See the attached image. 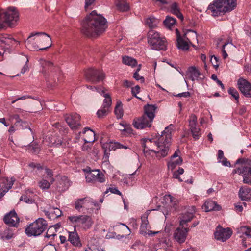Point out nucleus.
<instances>
[{
    "instance_id": "5",
    "label": "nucleus",
    "mask_w": 251,
    "mask_h": 251,
    "mask_svg": "<svg viewBox=\"0 0 251 251\" xmlns=\"http://www.w3.org/2000/svg\"><path fill=\"white\" fill-rule=\"evenodd\" d=\"M19 19V14L14 8H10L6 11L0 13V30L15 26Z\"/></svg>"
},
{
    "instance_id": "39",
    "label": "nucleus",
    "mask_w": 251,
    "mask_h": 251,
    "mask_svg": "<svg viewBox=\"0 0 251 251\" xmlns=\"http://www.w3.org/2000/svg\"><path fill=\"white\" fill-rule=\"evenodd\" d=\"M108 148L110 150H115L116 149L121 148L130 149L128 146L122 145L119 142H111L108 145Z\"/></svg>"
},
{
    "instance_id": "42",
    "label": "nucleus",
    "mask_w": 251,
    "mask_h": 251,
    "mask_svg": "<svg viewBox=\"0 0 251 251\" xmlns=\"http://www.w3.org/2000/svg\"><path fill=\"white\" fill-rule=\"evenodd\" d=\"M176 19L169 16H167L163 23L166 27L170 28L176 23Z\"/></svg>"
},
{
    "instance_id": "63",
    "label": "nucleus",
    "mask_w": 251,
    "mask_h": 251,
    "mask_svg": "<svg viewBox=\"0 0 251 251\" xmlns=\"http://www.w3.org/2000/svg\"><path fill=\"white\" fill-rule=\"evenodd\" d=\"M108 190L110 191L112 193L118 194L119 195H121V193L115 187L109 188Z\"/></svg>"
},
{
    "instance_id": "61",
    "label": "nucleus",
    "mask_w": 251,
    "mask_h": 251,
    "mask_svg": "<svg viewBox=\"0 0 251 251\" xmlns=\"http://www.w3.org/2000/svg\"><path fill=\"white\" fill-rule=\"evenodd\" d=\"M45 170H46V173L47 174V175L48 176V178H51L50 181H51V182H53L54 181V179L51 177V176H52V174L51 170L48 169V168H46Z\"/></svg>"
},
{
    "instance_id": "48",
    "label": "nucleus",
    "mask_w": 251,
    "mask_h": 251,
    "mask_svg": "<svg viewBox=\"0 0 251 251\" xmlns=\"http://www.w3.org/2000/svg\"><path fill=\"white\" fill-rule=\"evenodd\" d=\"M228 92L236 100H238L239 98V93L235 88L231 87L229 89Z\"/></svg>"
},
{
    "instance_id": "33",
    "label": "nucleus",
    "mask_w": 251,
    "mask_h": 251,
    "mask_svg": "<svg viewBox=\"0 0 251 251\" xmlns=\"http://www.w3.org/2000/svg\"><path fill=\"white\" fill-rule=\"evenodd\" d=\"M170 12L181 20H183V15L180 12V9L177 3L174 2L171 4L170 6Z\"/></svg>"
},
{
    "instance_id": "18",
    "label": "nucleus",
    "mask_w": 251,
    "mask_h": 251,
    "mask_svg": "<svg viewBox=\"0 0 251 251\" xmlns=\"http://www.w3.org/2000/svg\"><path fill=\"white\" fill-rule=\"evenodd\" d=\"M15 179L11 178H2L0 179V199L2 198L8 190L11 188Z\"/></svg>"
},
{
    "instance_id": "1",
    "label": "nucleus",
    "mask_w": 251,
    "mask_h": 251,
    "mask_svg": "<svg viewBox=\"0 0 251 251\" xmlns=\"http://www.w3.org/2000/svg\"><path fill=\"white\" fill-rule=\"evenodd\" d=\"M173 126L170 125L166 127L157 139H145L143 140V146L145 153L154 152L157 157H164L168 153L171 141V132Z\"/></svg>"
},
{
    "instance_id": "24",
    "label": "nucleus",
    "mask_w": 251,
    "mask_h": 251,
    "mask_svg": "<svg viewBox=\"0 0 251 251\" xmlns=\"http://www.w3.org/2000/svg\"><path fill=\"white\" fill-rule=\"evenodd\" d=\"M84 135L83 140L85 143H92L95 141V133L89 127H85L82 132H79V135L81 134Z\"/></svg>"
},
{
    "instance_id": "47",
    "label": "nucleus",
    "mask_w": 251,
    "mask_h": 251,
    "mask_svg": "<svg viewBox=\"0 0 251 251\" xmlns=\"http://www.w3.org/2000/svg\"><path fill=\"white\" fill-rule=\"evenodd\" d=\"M186 34H187V36L188 35L189 36L188 38L190 39L192 42L193 41V40H196V41L198 43L197 34L196 32L192 30H188L187 33H186Z\"/></svg>"
},
{
    "instance_id": "34",
    "label": "nucleus",
    "mask_w": 251,
    "mask_h": 251,
    "mask_svg": "<svg viewBox=\"0 0 251 251\" xmlns=\"http://www.w3.org/2000/svg\"><path fill=\"white\" fill-rule=\"evenodd\" d=\"M0 42L8 45H12L13 42L19 43V42L13 39L11 36L8 34L0 35Z\"/></svg>"
},
{
    "instance_id": "45",
    "label": "nucleus",
    "mask_w": 251,
    "mask_h": 251,
    "mask_svg": "<svg viewBox=\"0 0 251 251\" xmlns=\"http://www.w3.org/2000/svg\"><path fill=\"white\" fill-rule=\"evenodd\" d=\"M184 172V170L183 168H179L177 171L174 172L173 177L174 178L178 179L180 182L183 181V180L180 178L179 175L183 174Z\"/></svg>"
},
{
    "instance_id": "51",
    "label": "nucleus",
    "mask_w": 251,
    "mask_h": 251,
    "mask_svg": "<svg viewBox=\"0 0 251 251\" xmlns=\"http://www.w3.org/2000/svg\"><path fill=\"white\" fill-rule=\"evenodd\" d=\"M17 126H19L20 128L22 129L28 128L31 131V132H32V130L30 128L28 123H27L26 122L22 121V120H21L20 123H19V124H18Z\"/></svg>"
},
{
    "instance_id": "43",
    "label": "nucleus",
    "mask_w": 251,
    "mask_h": 251,
    "mask_svg": "<svg viewBox=\"0 0 251 251\" xmlns=\"http://www.w3.org/2000/svg\"><path fill=\"white\" fill-rule=\"evenodd\" d=\"M115 114L118 119L121 118L123 115V111L121 103H117L115 108Z\"/></svg>"
},
{
    "instance_id": "16",
    "label": "nucleus",
    "mask_w": 251,
    "mask_h": 251,
    "mask_svg": "<svg viewBox=\"0 0 251 251\" xmlns=\"http://www.w3.org/2000/svg\"><path fill=\"white\" fill-rule=\"evenodd\" d=\"M177 36V46L179 49L188 50L189 49V44H192V41L187 37L185 34L183 37L181 36L177 29H176Z\"/></svg>"
},
{
    "instance_id": "3",
    "label": "nucleus",
    "mask_w": 251,
    "mask_h": 251,
    "mask_svg": "<svg viewBox=\"0 0 251 251\" xmlns=\"http://www.w3.org/2000/svg\"><path fill=\"white\" fill-rule=\"evenodd\" d=\"M25 46L30 50H43L51 46L50 36L45 32L32 33L25 41Z\"/></svg>"
},
{
    "instance_id": "26",
    "label": "nucleus",
    "mask_w": 251,
    "mask_h": 251,
    "mask_svg": "<svg viewBox=\"0 0 251 251\" xmlns=\"http://www.w3.org/2000/svg\"><path fill=\"white\" fill-rule=\"evenodd\" d=\"M239 196L242 200L251 201V189L241 187L239 190Z\"/></svg>"
},
{
    "instance_id": "6",
    "label": "nucleus",
    "mask_w": 251,
    "mask_h": 251,
    "mask_svg": "<svg viewBox=\"0 0 251 251\" xmlns=\"http://www.w3.org/2000/svg\"><path fill=\"white\" fill-rule=\"evenodd\" d=\"M148 42L151 48L153 50H167L166 39L161 37L158 32L153 30L149 31Z\"/></svg>"
},
{
    "instance_id": "7",
    "label": "nucleus",
    "mask_w": 251,
    "mask_h": 251,
    "mask_svg": "<svg viewBox=\"0 0 251 251\" xmlns=\"http://www.w3.org/2000/svg\"><path fill=\"white\" fill-rule=\"evenodd\" d=\"M47 228V223L43 218H39L34 222L30 224L26 228L25 232L28 236H38L40 235Z\"/></svg>"
},
{
    "instance_id": "9",
    "label": "nucleus",
    "mask_w": 251,
    "mask_h": 251,
    "mask_svg": "<svg viewBox=\"0 0 251 251\" xmlns=\"http://www.w3.org/2000/svg\"><path fill=\"white\" fill-rule=\"evenodd\" d=\"M85 78L87 81L93 83H97L104 79V74L97 69L90 68L87 70L85 73Z\"/></svg>"
},
{
    "instance_id": "30",
    "label": "nucleus",
    "mask_w": 251,
    "mask_h": 251,
    "mask_svg": "<svg viewBox=\"0 0 251 251\" xmlns=\"http://www.w3.org/2000/svg\"><path fill=\"white\" fill-rule=\"evenodd\" d=\"M203 209H204L205 212L212 210L218 211L221 209V207L213 201H207L205 202L203 206Z\"/></svg>"
},
{
    "instance_id": "62",
    "label": "nucleus",
    "mask_w": 251,
    "mask_h": 251,
    "mask_svg": "<svg viewBox=\"0 0 251 251\" xmlns=\"http://www.w3.org/2000/svg\"><path fill=\"white\" fill-rule=\"evenodd\" d=\"M180 150L179 149H177L175 151V152L173 154V155L171 157V159H175L178 158L179 157H180L179 156V154H180Z\"/></svg>"
},
{
    "instance_id": "4",
    "label": "nucleus",
    "mask_w": 251,
    "mask_h": 251,
    "mask_svg": "<svg viewBox=\"0 0 251 251\" xmlns=\"http://www.w3.org/2000/svg\"><path fill=\"white\" fill-rule=\"evenodd\" d=\"M236 0H215L208 8L213 16L233 10L236 6Z\"/></svg>"
},
{
    "instance_id": "58",
    "label": "nucleus",
    "mask_w": 251,
    "mask_h": 251,
    "mask_svg": "<svg viewBox=\"0 0 251 251\" xmlns=\"http://www.w3.org/2000/svg\"><path fill=\"white\" fill-rule=\"evenodd\" d=\"M210 61L213 66H214V67H215V68L218 67L219 64L218 63V58L216 56H212L211 58Z\"/></svg>"
},
{
    "instance_id": "64",
    "label": "nucleus",
    "mask_w": 251,
    "mask_h": 251,
    "mask_svg": "<svg viewBox=\"0 0 251 251\" xmlns=\"http://www.w3.org/2000/svg\"><path fill=\"white\" fill-rule=\"evenodd\" d=\"M55 248L53 246H49L43 249V251H55Z\"/></svg>"
},
{
    "instance_id": "54",
    "label": "nucleus",
    "mask_w": 251,
    "mask_h": 251,
    "mask_svg": "<svg viewBox=\"0 0 251 251\" xmlns=\"http://www.w3.org/2000/svg\"><path fill=\"white\" fill-rule=\"evenodd\" d=\"M24 59L25 61V63L21 71V73L22 74H24L25 72H26L29 68L28 66V63L29 62L28 58H27V57L25 56Z\"/></svg>"
},
{
    "instance_id": "29",
    "label": "nucleus",
    "mask_w": 251,
    "mask_h": 251,
    "mask_svg": "<svg viewBox=\"0 0 251 251\" xmlns=\"http://www.w3.org/2000/svg\"><path fill=\"white\" fill-rule=\"evenodd\" d=\"M187 75L188 77L193 81L198 80L201 75L200 71L195 66L190 67L187 72Z\"/></svg>"
},
{
    "instance_id": "40",
    "label": "nucleus",
    "mask_w": 251,
    "mask_h": 251,
    "mask_svg": "<svg viewBox=\"0 0 251 251\" xmlns=\"http://www.w3.org/2000/svg\"><path fill=\"white\" fill-rule=\"evenodd\" d=\"M238 233H242L246 235L248 237L251 238V228L248 226H243L237 228Z\"/></svg>"
},
{
    "instance_id": "12",
    "label": "nucleus",
    "mask_w": 251,
    "mask_h": 251,
    "mask_svg": "<svg viewBox=\"0 0 251 251\" xmlns=\"http://www.w3.org/2000/svg\"><path fill=\"white\" fill-rule=\"evenodd\" d=\"M234 172L243 176L244 183L251 184V167L242 165L240 167L235 169Z\"/></svg>"
},
{
    "instance_id": "55",
    "label": "nucleus",
    "mask_w": 251,
    "mask_h": 251,
    "mask_svg": "<svg viewBox=\"0 0 251 251\" xmlns=\"http://www.w3.org/2000/svg\"><path fill=\"white\" fill-rule=\"evenodd\" d=\"M13 119H15L17 120L15 124V125L17 126L18 124L21 121V119L19 118V116L18 114H13V115H9V120L12 121Z\"/></svg>"
},
{
    "instance_id": "41",
    "label": "nucleus",
    "mask_w": 251,
    "mask_h": 251,
    "mask_svg": "<svg viewBox=\"0 0 251 251\" xmlns=\"http://www.w3.org/2000/svg\"><path fill=\"white\" fill-rule=\"evenodd\" d=\"M102 95L105 98L102 106H104V107H107L108 108L110 106L112 103L111 97L108 94L105 93L104 91V93H103Z\"/></svg>"
},
{
    "instance_id": "37",
    "label": "nucleus",
    "mask_w": 251,
    "mask_h": 251,
    "mask_svg": "<svg viewBox=\"0 0 251 251\" xmlns=\"http://www.w3.org/2000/svg\"><path fill=\"white\" fill-rule=\"evenodd\" d=\"M158 22V20L152 16H151L147 18L146 21V25L151 28L155 27Z\"/></svg>"
},
{
    "instance_id": "46",
    "label": "nucleus",
    "mask_w": 251,
    "mask_h": 251,
    "mask_svg": "<svg viewBox=\"0 0 251 251\" xmlns=\"http://www.w3.org/2000/svg\"><path fill=\"white\" fill-rule=\"evenodd\" d=\"M226 46H228L229 48H232L235 47V46H234L233 44L231 43H226L224 45H223L222 51L223 54V57L224 59L226 58L228 56L225 50V47Z\"/></svg>"
},
{
    "instance_id": "28",
    "label": "nucleus",
    "mask_w": 251,
    "mask_h": 251,
    "mask_svg": "<svg viewBox=\"0 0 251 251\" xmlns=\"http://www.w3.org/2000/svg\"><path fill=\"white\" fill-rule=\"evenodd\" d=\"M68 240L75 246H81V243L79 237L76 231L68 232Z\"/></svg>"
},
{
    "instance_id": "50",
    "label": "nucleus",
    "mask_w": 251,
    "mask_h": 251,
    "mask_svg": "<svg viewBox=\"0 0 251 251\" xmlns=\"http://www.w3.org/2000/svg\"><path fill=\"white\" fill-rule=\"evenodd\" d=\"M40 187L42 189H47L50 187V183L48 181L45 179H42L39 183Z\"/></svg>"
},
{
    "instance_id": "15",
    "label": "nucleus",
    "mask_w": 251,
    "mask_h": 251,
    "mask_svg": "<svg viewBox=\"0 0 251 251\" xmlns=\"http://www.w3.org/2000/svg\"><path fill=\"white\" fill-rule=\"evenodd\" d=\"M232 234V231L229 228H222L217 227L214 232L215 238L222 242H224L229 239Z\"/></svg>"
},
{
    "instance_id": "25",
    "label": "nucleus",
    "mask_w": 251,
    "mask_h": 251,
    "mask_svg": "<svg viewBox=\"0 0 251 251\" xmlns=\"http://www.w3.org/2000/svg\"><path fill=\"white\" fill-rule=\"evenodd\" d=\"M157 109V106L155 104H147L144 106V115L148 117L149 119L153 121L155 117V111Z\"/></svg>"
},
{
    "instance_id": "22",
    "label": "nucleus",
    "mask_w": 251,
    "mask_h": 251,
    "mask_svg": "<svg viewBox=\"0 0 251 251\" xmlns=\"http://www.w3.org/2000/svg\"><path fill=\"white\" fill-rule=\"evenodd\" d=\"M5 223L9 226H17L19 224V218L14 211H11L4 217Z\"/></svg>"
},
{
    "instance_id": "8",
    "label": "nucleus",
    "mask_w": 251,
    "mask_h": 251,
    "mask_svg": "<svg viewBox=\"0 0 251 251\" xmlns=\"http://www.w3.org/2000/svg\"><path fill=\"white\" fill-rule=\"evenodd\" d=\"M68 219L72 223L82 226L85 229L90 228L93 224L91 217L87 215L71 216Z\"/></svg>"
},
{
    "instance_id": "27",
    "label": "nucleus",
    "mask_w": 251,
    "mask_h": 251,
    "mask_svg": "<svg viewBox=\"0 0 251 251\" xmlns=\"http://www.w3.org/2000/svg\"><path fill=\"white\" fill-rule=\"evenodd\" d=\"M115 5L117 9L121 12H126L129 10L130 6L126 0H115Z\"/></svg>"
},
{
    "instance_id": "38",
    "label": "nucleus",
    "mask_w": 251,
    "mask_h": 251,
    "mask_svg": "<svg viewBox=\"0 0 251 251\" xmlns=\"http://www.w3.org/2000/svg\"><path fill=\"white\" fill-rule=\"evenodd\" d=\"M108 148L110 150H115L116 149L121 148L130 149L128 146L122 145L119 142H111L108 145Z\"/></svg>"
},
{
    "instance_id": "36",
    "label": "nucleus",
    "mask_w": 251,
    "mask_h": 251,
    "mask_svg": "<svg viewBox=\"0 0 251 251\" xmlns=\"http://www.w3.org/2000/svg\"><path fill=\"white\" fill-rule=\"evenodd\" d=\"M183 161L181 157H179L175 159H170V161L168 163V167L169 169L173 170L177 165H180Z\"/></svg>"
},
{
    "instance_id": "57",
    "label": "nucleus",
    "mask_w": 251,
    "mask_h": 251,
    "mask_svg": "<svg viewBox=\"0 0 251 251\" xmlns=\"http://www.w3.org/2000/svg\"><path fill=\"white\" fill-rule=\"evenodd\" d=\"M172 0H152L158 5L167 4L171 2Z\"/></svg>"
},
{
    "instance_id": "59",
    "label": "nucleus",
    "mask_w": 251,
    "mask_h": 251,
    "mask_svg": "<svg viewBox=\"0 0 251 251\" xmlns=\"http://www.w3.org/2000/svg\"><path fill=\"white\" fill-rule=\"evenodd\" d=\"M133 77L136 80H138V81H140L142 83H143L144 82V78L142 76H140L139 74L138 73H137V72H135L133 75Z\"/></svg>"
},
{
    "instance_id": "10",
    "label": "nucleus",
    "mask_w": 251,
    "mask_h": 251,
    "mask_svg": "<svg viewBox=\"0 0 251 251\" xmlns=\"http://www.w3.org/2000/svg\"><path fill=\"white\" fill-rule=\"evenodd\" d=\"M85 178L87 182H94L98 181L103 182L105 180L104 175L100 173L99 170H89L87 172Z\"/></svg>"
},
{
    "instance_id": "56",
    "label": "nucleus",
    "mask_w": 251,
    "mask_h": 251,
    "mask_svg": "<svg viewBox=\"0 0 251 251\" xmlns=\"http://www.w3.org/2000/svg\"><path fill=\"white\" fill-rule=\"evenodd\" d=\"M87 88L92 90L93 91H97L99 93L100 95H102L104 93V89L102 90L101 88L99 87H96L95 86H91V85H87Z\"/></svg>"
},
{
    "instance_id": "17",
    "label": "nucleus",
    "mask_w": 251,
    "mask_h": 251,
    "mask_svg": "<svg viewBox=\"0 0 251 251\" xmlns=\"http://www.w3.org/2000/svg\"><path fill=\"white\" fill-rule=\"evenodd\" d=\"M80 117L77 114L66 115L65 120L68 126L72 129H76L80 126Z\"/></svg>"
},
{
    "instance_id": "53",
    "label": "nucleus",
    "mask_w": 251,
    "mask_h": 251,
    "mask_svg": "<svg viewBox=\"0 0 251 251\" xmlns=\"http://www.w3.org/2000/svg\"><path fill=\"white\" fill-rule=\"evenodd\" d=\"M140 90V87H139V86L136 85L134 87L132 88L131 92H132L133 96H134V97H135L136 98H137L141 100V98H140L137 96V94L139 93Z\"/></svg>"
},
{
    "instance_id": "23",
    "label": "nucleus",
    "mask_w": 251,
    "mask_h": 251,
    "mask_svg": "<svg viewBox=\"0 0 251 251\" xmlns=\"http://www.w3.org/2000/svg\"><path fill=\"white\" fill-rule=\"evenodd\" d=\"M96 205V202L92 201L90 198H84L77 200L75 202V207L79 211L82 207L89 208L90 205Z\"/></svg>"
},
{
    "instance_id": "11",
    "label": "nucleus",
    "mask_w": 251,
    "mask_h": 251,
    "mask_svg": "<svg viewBox=\"0 0 251 251\" xmlns=\"http://www.w3.org/2000/svg\"><path fill=\"white\" fill-rule=\"evenodd\" d=\"M152 122V121L143 114L140 117L135 118L133 122V125L136 128L142 129L151 127Z\"/></svg>"
},
{
    "instance_id": "49",
    "label": "nucleus",
    "mask_w": 251,
    "mask_h": 251,
    "mask_svg": "<svg viewBox=\"0 0 251 251\" xmlns=\"http://www.w3.org/2000/svg\"><path fill=\"white\" fill-rule=\"evenodd\" d=\"M108 108L104 107V106H102V108L97 111V114L98 117L99 118H102L103 116L106 115L108 112Z\"/></svg>"
},
{
    "instance_id": "32",
    "label": "nucleus",
    "mask_w": 251,
    "mask_h": 251,
    "mask_svg": "<svg viewBox=\"0 0 251 251\" xmlns=\"http://www.w3.org/2000/svg\"><path fill=\"white\" fill-rule=\"evenodd\" d=\"M46 215L51 219L57 218L62 215V211L57 208L50 207L49 211H46Z\"/></svg>"
},
{
    "instance_id": "2",
    "label": "nucleus",
    "mask_w": 251,
    "mask_h": 251,
    "mask_svg": "<svg viewBox=\"0 0 251 251\" xmlns=\"http://www.w3.org/2000/svg\"><path fill=\"white\" fill-rule=\"evenodd\" d=\"M106 22L101 15L93 11L82 22V32L88 37H97L105 31L107 27Z\"/></svg>"
},
{
    "instance_id": "13",
    "label": "nucleus",
    "mask_w": 251,
    "mask_h": 251,
    "mask_svg": "<svg viewBox=\"0 0 251 251\" xmlns=\"http://www.w3.org/2000/svg\"><path fill=\"white\" fill-rule=\"evenodd\" d=\"M189 231V227H185L182 228L179 226L174 231V238L178 243L182 244L185 241Z\"/></svg>"
},
{
    "instance_id": "14",
    "label": "nucleus",
    "mask_w": 251,
    "mask_h": 251,
    "mask_svg": "<svg viewBox=\"0 0 251 251\" xmlns=\"http://www.w3.org/2000/svg\"><path fill=\"white\" fill-rule=\"evenodd\" d=\"M190 128L194 139L196 140L201 136V129L197 126V118L196 115L192 114L189 120Z\"/></svg>"
},
{
    "instance_id": "19",
    "label": "nucleus",
    "mask_w": 251,
    "mask_h": 251,
    "mask_svg": "<svg viewBox=\"0 0 251 251\" xmlns=\"http://www.w3.org/2000/svg\"><path fill=\"white\" fill-rule=\"evenodd\" d=\"M148 214H145L142 216V224L140 228V233L143 236L149 235L150 236L154 235L158 233V231H152L148 229V225L149 222L148 220Z\"/></svg>"
},
{
    "instance_id": "44",
    "label": "nucleus",
    "mask_w": 251,
    "mask_h": 251,
    "mask_svg": "<svg viewBox=\"0 0 251 251\" xmlns=\"http://www.w3.org/2000/svg\"><path fill=\"white\" fill-rule=\"evenodd\" d=\"M43 65V72L46 73L47 71L50 70L53 67V63L49 61H44L42 63Z\"/></svg>"
},
{
    "instance_id": "21",
    "label": "nucleus",
    "mask_w": 251,
    "mask_h": 251,
    "mask_svg": "<svg viewBox=\"0 0 251 251\" xmlns=\"http://www.w3.org/2000/svg\"><path fill=\"white\" fill-rule=\"evenodd\" d=\"M195 208L192 207L189 211L183 213L180 217L179 225L182 228L187 227V223L190 222L194 217V213L195 212Z\"/></svg>"
},
{
    "instance_id": "52",
    "label": "nucleus",
    "mask_w": 251,
    "mask_h": 251,
    "mask_svg": "<svg viewBox=\"0 0 251 251\" xmlns=\"http://www.w3.org/2000/svg\"><path fill=\"white\" fill-rule=\"evenodd\" d=\"M20 201H23L27 203H32L33 202V201L32 198L28 197L25 195H23L21 196Z\"/></svg>"
},
{
    "instance_id": "60",
    "label": "nucleus",
    "mask_w": 251,
    "mask_h": 251,
    "mask_svg": "<svg viewBox=\"0 0 251 251\" xmlns=\"http://www.w3.org/2000/svg\"><path fill=\"white\" fill-rule=\"evenodd\" d=\"M219 162H221L223 165L225 166H230V163L227 160L226 158L222 159V160H219Z\"/></svg>"
},
{
    "instance_id": "20",
    "label": "nucleus",
    "mask_w": 251,
    "mask_h": 251,
    "mask_svg": "<svg viewBox=\"0 0 251 251\" xmlns=\"http://www.w3.org/2000/svg\"><path fill=\"white\" fill-rule=\"evenodd\" d=\"M237 83L241 93L246 97H251V84L242 78L238 79Z\"/></svg>"
},
{
    "instance_id": "31",
    "label": "nucleus",
    "mask_w": 251,
    "mask_h": 251,
    "mask_svg": "<svg viewBox=\"0 0 251 251\" xmlns=\"http://www.w3.org/2000/svg\"><path fill=\"white\" fill-rule=\"evenodd\" d=\"M70 185V182L66 176H63L59 181L57 188L59 191H64L67 189Z\"/></svg>"
},
{
    "instance_id": "35",
    "label": "nucleus",
    "mask_w": 251,
    "mask_h": 251,
    "mask_svg": "<svg viewBox=\"0 0 251 251\" xmlns=\"http://www.w3.org/2000/svg\"><path fill=\"white\" fill-rule=\"evenodd\" d=\"M122 62L123 64L130 66L132 67H135L137 64V62L136 59L128 56H125L123 57Z\"/></svg>"
}]
</instances>
